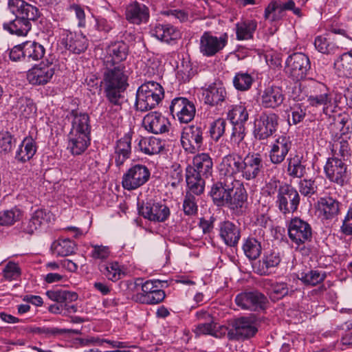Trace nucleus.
I'll return each mask as SVG.
<instances>
[{
	"instance_id": "f257e3e1",
	"label": "nucleus",
	"mask_w": 352,
	"mask_h": 352,
	"mask_svg": "<svg viewBox=\"0 0 352 352\" xmlns=\"http://www.w3.org/2000/svg\"><path fill=\"white\" fill-rule=\"evenodd\" d=\"M131 69L126 65L104 66L103 79L105 96L112 105L121 107L124 93L129 87Z\"/></svg>"
},
{
	"instance_id": "f03ea898",
	"label": "nucleus",
	"mask_w": 352,
	"mask_h": 352,
	"mask_svg": "<svg viewBox=\"0 0 352 352\" xmlns=\"http://www.w3.org/2000/svg\"><path fill=\"white\" fill-rule=\"evenodd\" d=\"M8 6L15 18L3 23V30L19 36H26L32 28L31 21L40 16V11L23 0H9Z\"/></svg>"
},
{
	"instance_id": "7ed1b4c3",
	"label": "nucleus",
	"mask_w": 352,
	"mask_h": 352,
	"mask_svg": "<svg viewBox=\"0 0 352 352\" xmlns=\"http://www.w3.org/2000/svg\"><path fill=\"white\" fill-rule=\"evenodd\" d=\"M212 162L206 153H201L194 157L192 166L189 165L186 170V180L190 191L194 195L203 193L205 181L203 177H208L211 175Z\"/></svg>"
},
{
	"instance_id": "20e7f679",
	"label": "nucleus",
	"mask_w": 352,
	"mask_h": 352,
	"mask_svg": "<svg viewBox=\"0 0 352 352\" xmlns=\"http://www.w3.org/2000/svg\"><path fill=\"white\" fill-rule=\"evenodd\" d=\"M164 96L162 85L154 81L142 84L136 94L135 106L138 110L146 111L154 109Z\"/></svg>"
},
{
	"instance_id": "39448f33",
	"label": "nucleus",
	"mask_w": 352,
	"mask_h": 352,
	"mask_svg": "<svg viewBox=\"0 0 352 352\" xmlns=\"http://www.w3.org/2000/svg\"><path fill=\"white\" fill-rule=\"evenodd\" d=\"M221 205L227 206L235 210L243 207L247 199V194L244 187L234 177H224L221 181Z\"/></svg>"
},
{
	"instance_id": "423d86ee",
	"label": "nucleus",
	"mask_w": 352,
	"mask_h": 352,
	"mask_svg": "<svg viewBox=\"0 0 352 352\" xmlns=\"http://www.w3.org/2000/svg\"><path fill=\"white\" fill-rule=\"evenodd\" d=\"M288 234L296 249H300L302 254H308L309 250L305 244L312 239V228L309 223L300 218L292 219L288 226Z\"/></svg>"
},
{
	"instance_id": "0eeeda50",
	"label": "nucleus",
	"mask_w": 352,
	"mask_h": 352,
	"mask_svg": "<svg viewBox=\"0 0 352 352\" xmlns=\"http://www.w3.org/2000/svg\"><path fill=\"white\" fill-rule=\"evenodd\" d=\"M300 0L272 1L265 8L264 17L271 22L277 21L285 16L286 11H291L297 17L302 18L304 14L301 7L304 6L305 2H302L300 6Z\"/></svg>"
},
{
	"instance_id": "6e6552de",
	"label": "nucleus",
	"mask_w": 352,
	"mask_h": 352,
	"mask_svg": "<svg viewBox=\"0 0 352 352\" xmlns=\"http://www.w3.org/2000/svg\"><path fill=\"white\" fill-rule=\"evenodd\" d=\"M307 102L311 107L322 106L323 113L331 117L336 111L337 106L332 100V95L328 87L323 83L315 82L311 87Z\"/></svg>"
},
{
	"instance_id": "1a4fd4ad",
	"label": "nucleus",
	"mask_w": 352,
	"mask_h": 352,
	"mask_svg": "<svg viewBox=\"0 0 352 352\" xmlns=\"http://www.w3.org/2000/svg\"><path fill=\"white\" fill-rule=\"evenodd\" d=\"M346 162L336 156L327 158L324 166V173L329 182L340 186H343L349 182L351 171Z\"/></svg>"
},
{
	"instance_id": "9d476101",
	"label": "nucleus",
	"mask_w": 352,
	"mask_h": 352,
	"mask_svg": "<svg viewBox=\"0 0 352 352\" xmlns=\"http://www.w3.org/2000/svg\"><path fill=\"white\" fill-rule=\"evenodd\" d=\"M162 281L160 280H149L141 283V292L134 294L132 299L138 303L146 305H156L164 299L166 294L160 287Z\"/></svg>"
},
{
	"instance_id": "9b49d317",
	"label": "nucleus",
	"mask_w": 352,
	"mask_h": 352,
	"mask_svg": "<svg viewBox=\"0 0 352 352\" xmlns=\"http://www.w3.org/2000/svg\"><path fill=\"white\" fill-rule=\"evenodd\" d=\"M310 69L309 58L303 53H294L286 60L285 71L294 80L299 81L305 78Z\"/></svg>"
},
{
	"instance_id": "f8f14e48",
	"label": "nucleus",
	"mask_w": 352,
	"mask_h": 352,
	"mask_svg": "<svg viewBox=\"0 0 352 352\" xmlns=\"http://www.w3.org/2000/svg\"><path fill=\"white\" fill-rule=\"evenodd\" d=\"M300 199L298 191L292 186L285 184L278 188L276 203L283 214H289L297 210Z\"/></svg>"
},
{
	"instance_id": "ddd939ff",
	"label": "nucleus",
	"mask_w": 352,
	"mask_h": 352,
	"mask_svg": "<svg viewBox=\"0 0 352 352\" xmlns=\"http://www.w3.org/2000/svg\"><path fill=\"white\" fill-rule=\"evenodd\" d=\"M231 330L228 332L230 340H245L254 337L258 332L256 320L251 317H241L234 320Z\"/></svg>"
},
{
	"instance_id": "4468645a",
	"label": "nucleus",
	"mask_w": 352,
	"mask_h": 352,
	"mask_svg": "<svg viewBox=\"0 0 352 352\" xmlns=\"http://www.w3.org/2000/svg\"><path fill=\"white\" fill-rule=\"evenodd\" d=\"M279 116L275 113H263L255 122L254 135L259 140H267L276 131Z\"/></svg>"
},
{
	"instance_id": "2eb2a0df",
	"label": "nucleus",
	"mask_w": 352,
	"mask_h": 352,
	"mask_svg": "<svg viewBox=\"0 0 352 352\" xmlns=\"http://www.w3.org/2000/svg\"><path fill=\"white\" fill-rule=\"evenodd\" d=\"M150 177L148 168L142 164L131 167L122 177V186L128 190H135L144 185Z\"/></svg>"
},
{
	"instance_id": "dca6fc26",
	"label": "nucleus",
	"mask_w": 352,
	"mask_h": 352,
	"mask_svg": "<svg viewBox=\"0 0 352 352\" xmlns=\"http://www.w3.org/2000/svg\"><path fill=\"white\" fill-rule=\"evenodd\" d=\"M267 302L266 296L258 291L241 292L235 298V302L239 307L251 311L263 310Z\"/></svg>"
},
{
	"instance_id": "f3484780",
	"label": "nucleus",
	"mask_w": 352,
	"mask_h": 352,
	"mask_svg": "<svg viewBox=\"0 0 352 352\" xmlns=\"http://www.w3.org/2000/svg\"><path fill=\"white\" fill-rule=\"evenodd\" d=\"M169 109L173 118L177 117L180 123H188L192 121L196 112L194 103L183 97L174 98Z\"/></svg>"
},
{
	"instance_id": "a211bd4d",
	"label": "nucleus",
	"mask_w": 352,
	"mask_h": 352,
	"mask_svg": "<svg viewBox=\"0 0 352 352\" xmlns=\"http://www.w3.org/2000/svg\"><path fill=\"white\" fill-rule=\"evenodd\" d=\"M129 54V47L123 41H116L109 45L105 50V55L103 58L104 66H117L118 65H126L123 63Z\"/></svg>"
},
{
	"instance_id": "6ab92c4d",
	"label": "nucleus",
	"mask_w": 352,
	"mask_h": 352,
	"mask_svg": "<svg viewBox=\"0 0 352 352\" xmlns=\"http://www.w3.org/2000/svg\"><path fill=\"white\" fill-rule=\"evenodd\" d=\"M202 129L199 126H185L181 136V143L184 149L188 153H195L202 144Z\"/></svg>"
},
{
	"instance_id": "aec40b11",
	"label": "nucleus",
	"mask_w": 352,
	"mask_h": 352,
	"mask_svg": "<svg viewBox=\"0 0 352 352\" xmlns=\"http://www.w3.org/2000/svg\"><path fill=\"white\" fill-rule=\"evenodd\" d=\"M55 73L54 66L43 63L35 65L27 73V80L32 85H44L48 83Z\"/></svg>"
},
{
	"instance_id": "412c9836",
	"label": "nucleus",
	"mask_w": 352,
	"mask_h": 352,
	"mask_svg": "<svg viewBox=\"0 0 352 352\" xmlns=\"http://www.w3.org/2000/svg\"><path fill=\"white\" fill-rule=\"evenodd\" d=\"M138 210L144 218L155 222H164L170 215L168 207L161 202H147L139 207Z\"/></svg>"
},
{
	"instance_id": "4be33fe9",
	"label": "nucleus",
	"mask_w": 352,
	"mask_h": 352,
	"mask_svg": "<svg viewBox=\"0 0 352 352\" xmlns=\"http://www.w3.org/2000/svg\"><path fill=\"white\" fill-rule=\"evenodd\" d=\"M66 118L70 121L72 124L69 133L90 135L91 124L87 113L78 109H72L68 112Z\"/></svg>"
},
{
	"instance_id": "5701e85b",
	"label": "nucleus",
	"mask_w": 352,
	"mask_h": 352,
	"mask_svg": "<svg viewBox=\"0 0 352 352\" xmlns=\"http://www.w3.org/2000/svg\"><path fill=\"white\" fill-rule=\"evenodd\" d=\"M50 213L45 210L38 209L35 210L30 219L22 221L19 227V232L23 235L32 236L41 226L50 220Z\"/></svg>"
},
{
	"instance_id": "b1692460",
	"label": "nucleus",
	"mask_w": 352,
	"mask_h": 352,
	"mask_svg": "<svg viewBox=\"0 0 352 352\" xmlns=\"http://www.w3.org/2000/svg\"><path fill=\"white\" fill-rule=\"evenodd\" d=\"M292 141L287 135L278 136L271 146L270 158L273 164H278L283 162L292 148Z\"/></svg>"
},
{
	"instance_id": "393cba45",
	"label": "nucleus",
	"mask_w": 352,
	"mask_h": 352,
	"mask_svg": "<svg viewBox=\"0 0 352 352\" xmlns=\"http://www.w3.org/2000/svg\"><path fill=\"white\" fill-rule=\"evenodd\" d=\"M142 122L146 131L155 134L168 131L170 126L168 119L157 112H152L146 115Z\"/></svg>"
},
{
	"instance_id": "a878e982",
	"label": "nucleus",
	"mask_w": 352,
	"mask_h": 352,
	"mask_svg": "<svg viewBox=\"0 0 352 352\" xmlns=\"http://www.w3.org/2000/svg\"><path fill=\"white\" fill-rule=\"evenodd\" d=\"M125 16L130 23L140 25L147 23L150 17L149 9L144 4L134 1L126 6Z\"/></svg>"
},
{
	"instance_id": "bb28decb",
	"label": "nucleus",
	"mask_w": 352,
	"mask_h": 352,
	"mask_svg": "<svg viewBox=\"0 0 352 352\" xmlns=\"http://www.w3.org/2000/svg\"><path fill=\"white\" fill-rule=\"evenodd\" d=\"M284 100L283 89L278 86L266 87L261 96V105L265 109H276L282 104Z\"/></svg>"
},
{
	"instance_id": "cd10ccee",
	"label": "nucleus",
	"mask_w": 352,
	"mask_h": 352,
	"mask_svg": "<svg viewBox=\"0 0 352 352\" xmlns=\"http://www.w3.org/2000/svg\"><path fill=\"white\" fill-rule=\"evenodd\" d=\"M263 168V160L259 154H253L246 156L242 160L243 177L247 179H254L260 174Z\"/></svg>"
},
{
	"instance_id": "c85d7f7f",
	"label": "nucleus",
	"mask_w": 352,
	"mask_h": 352,
	"mask_svg": "<svg viewBox=\"0 0 352 352\" xmlns=\"http://www.w3.org/2000/svg\"><path fill=\"white\" fill-rule=\"evenodd\" d=\"M150 33L152 36L168 43L180 38L179 30L169 23H156L151 28Z\"/></svg>"
},
{
	"instance_id": "c756f323",
	"label": "nucleus",
	"mask_w": 352,
	"mask_h": 352,
	"mask_svg": "<svg viewBox=\"0 0 352 352\" xmlns=\"http://www.w3.org/2000/svg\"><path fill=\"white\" fill-rule=\"evenodd\" d=\"M132 133L128 132L117 141L115 147V163L117 166H120L130 157L131 153Z\"/></svg>"
},
{
	"instance_id": "7c9ffc66",
	"label": "nucleus",
	"mask_w": 352,
	"mask_h": 352,
	"mask_svg": "<svg viewBox=\"0 0 352 352\" xmlns=\"http://www.w3.org/2000/svg\"><path fill=\"white\" fill-rule=\"evenodd\" d=\"M67 140V149L73 155H79L82 154L89 146L91 138L89 135L69 133Z\"/></svg>"
},
{
	"instance_id": "2f4dec72",
	"label": "nucleus",
	"mask_w": 352,
	"mask_h": 352,
	"mask_svg": "<svg viewBox=\"0 0 352 352\" xmlns=\"http://www.w3.org/2000/svg\"><path fill=\"white\" fill-rule=\"evenodd\" d=\"M332 121L330 122L329 129L332 133L338 135H345L351 132L352 129V122L350 116L346 113H338L337 115H331Z\"/></svg>"
},
{
	"instance_id": "473e14b6",
	"label": "nucleus",
	"mask_w": 352,
	"mask_h": 352,
	"mask_svg": "<svg viewBox=\"0 0 352 352\" xmlns=\"http://www.w3.org/2000/svg\"><path fill=\"white\" fill-rule=\"evenodd\" d=\"M242 168V158L237 154L232 153L226 155L221 161V173L225 177H234Z\"/></svg>"
},
{
	"instance_id": "72a5a7b5",
	"label": "nucleus",
	"mask_w": 352,
	"mask_h": 352,
	"mask_svg": "<svg viewBox=\"0 0 352 352\" xmlns=\"http://www.w3.org/2000/svg\"><path fill=\"white\" fill-rule=\"evenodd\" d=\"M220 47V41L217 36L206 32L200 38L199 51L206 56H212L218 52Z\"/></svg>"
},
{
	"instance_id": "f704fd0d",
	"label": "nucleus",
	"mask_w": 352,
	"mask_h": 352,
	"mask_svg": "<svg viewBox=\"0 0 352 352\" xmlns=\"http://www.w3.org/2000/svg\"><path fill=\"white\" fill-rule=\"evenodd\" d=\"M227 119L234 126V129H236V126H238L241 131L243 129V124L248 120V113L244 106H231L228 108Z\"/></svg>"
},
{
	"instance_id": "c9c22d12",
	"label": "nucleus",
	"mask_w": 352,
	"mask_h": 352,
	"mask_svg": "<svg viewBox=\"0 0 352 352\" xmlns=\"http://www.w3.org/2000/svg\"><path fill=\"white\" fill-rule=\"evenodd\" d=\"M36 149L35 140L32 137H26L17 149L15 158L21 162L29 161L35 155Z\"/></svg>"
},
{
	"instance_id": "e433bc0d",
	"label": "nucleus",
	"mask_w": 352,
	"mask_h": 352,
	"mask_svg": "<svg viewBox=\"0 0 352 352\" xmlns=\"http://www.w3.org/2000/svg\"><path fill=\"white\" fill-rule=\"evenodd\" d=\"M318 209L326 219H331L340 212V202L331 197H321L318 202Z\"/></svg>"
},
{
	"instance_id": "4c0bfd02",
	"label": "nucleus",
	"mask_w": 352,
	"mask_h": 352,
	"mask_svg": "<svg viewBox=\"0 0 352 352\" xmlns=\"http://www.w3.org/2000/svg\"><path fill=\"white\" fill-rule=\"evenodd\" d=\"M257 29V21L254 19H245L236 24V34L238 40H248L253 38Z\"/></svg>"
},
{
	"instance_id": "58836bf2",
	"label": "nucleus",
	"mask_w": 352,
	"mask_h": 352,
	"mask_svg": "<svg viewBox=\"0 0 352 352\" xmlns=\"http://www.w3.org/2000/svg\"><path fill=\"white\" fill-rule=\"evenodd\" d=\"M140 150L149 155L158 154L164 147V142L159 138H141L138 142Z\"/></svg>"
},
{
	"instance_id": "ea45409f",
	"label": "nucleus",
	"mask_w": 352,
	"mask_h": 352,
	"mask_svg": "<svg viewBox=\"0 0 352 352\" xmlns=\"http://www.w3.org/2000/svg\"><path fill=\"white\" fill-rule=\"evenodd\" d=\"M75 243L69 239H59L51 245L52 254L56 256H67L74 252Z\"/></svg>"
},
{
	"instance_id": "a19ab883",
	"label": "nucleus",
	"mask_w": 352,
	"mask_h": 352,
	"mask_svg": "<svg viewBox=\"0 0 352 352\" xmlns=\"http://www.w3.org/2000/svg\"><path fill=\"white\" fill-rule=\"evenodd\" d=\"M221 239L228 246H235L240 239L239 230L232 223L225 221L221 226Z\"/></svg>"
},
{
	"instance_id": "79ce46f5",
	"label": "nucleus",
	"mask_w": 352,
	"mask_h": 352,
	"mask_svg": "<svg viewBox=\"0 0 352 352\" xmlns=\"http://www.w3.org/2000/svg\"><path fill=\"white\" fill-rule=\"evenodd\" d=\"M265 285L267 287L270 299L273 301H277L283 298L289 292L287 284L284 282H275L269 280L266 281Z\"/></svg>"
},
{
	"instance_id": "37998d69",
	"label": "nucleus",
	"mask_w": 352,
	"mask_h": 352,
	"mask_svg": "<svg viewBox=\"0 0 352 352\" xmlns=\"http://www.w3.org/2000/svg\"><path fill=\"white\" fill-rule=\"evenodd\" d=\"M23 52L25 60H38L44 56L45 49L41 44L30 41L23 43Z\"/></svg>"
},
{
	"instance_id": "c03bdc74",
	"label": "nucleus",
	"mask_w": 352,
	"mask_h": 352,
	"mask_svg": "<svg viewBox=\"0 0 352 352\" xmlns=\"http://www.w3.org/2000/svg\"><path fill=\"white\" fill-rule=\"evenodd\" d=\"M88 46L87 39L82 34H72L67 36L66 47L74 54H80Z\"/></svg>"
},
{
	"instance_id": "a18cd8bd",
	"label": "nucleus",
	"mask_w": 352,
	"mask_h": 352,
	"mask_svg": "<svg viewBox=\"0 0 352 352\" xmlns=\"http://www.w3.org/2000/svg\"><path fill=\"white\" fill-rule=\"evenodd\" d=\"M331 153L332 157L339 158L341 160L347 161L349 157L351 156V151L349 146V144L346 140L339 138L338 139L333 141L331 144Z\"/></svg>"
},
{
	"instance_id": "49530a36",
	"label": "nucleus",
	"mask_w": 352,
	"mask_h": 352,
	"mask_svg": "<svg viewBox=\"0 0 352 352\" xmlns=\"http://www.w3.org/2000/svg\"><path fill=\"white\" fill-rule=\"evenodd\" d=\"M14 109L16 113L24 118L32 117L36 111V108L32 100L26 97L20 98L16 102Z\"/></svg>"
},
{
	"instance_id": "de8ad7c7",
	"label": "nucleus",
	"mask_w": 352,
	"mask_h": 352,
	"mask_svg": "<svg viewBox=\"0 0 352 352\" xmlns=\"http://www.w3.org/2000/svg\"><path fill=\"white\" fill-rule=\"evenodd\" d=\"M220 80H215L214 82L208 85L204 92V102L211 107L217 106L220 102Z\"/></svg>"
},
{
	"instance_id": "09e8293b",
	"label": "nucleus",
	"mask_w": 352,
	"mask_h": 352,
	"mask_svg": "<svg viewBox=\"0 0 352 352\" xmlns=\"http://www.w3.org/2000/svg\"><path fill=\"white\" fill-rule=\"evenodd\" d=\"M336 69L342 72L345 76H352V49L341 54L334 62Z\"/></svg>"
},
{
	"instance_id": "8fccbe9b",
	"label": "nucleus",
	"mask_w": 352,
	"mask_h": 352,
	"mask_svg": "<svg viewBox=\"0 0 352 352\" xmlns=\"http://www.w3.org/2000/svg\"><path fill=\"white\" fill-rule=\"evenodd\" d=\"M243 250L249 259L255 260L261 255L262 246L256 239L249 237L243 245Z\"/></svg>"
},
{
	"instance_id": "3c124183",
	"label": "nucleus",
	"mask_w": 352,
	"mask_h": 352,
	"mask_svg": "<svg viewBox=\"0 0 352 352\" xmlns=\"http://www.w3.org/2000/svg\"><path fill=\"white\" fill-rule=\"evenodd\" d=\"M220 329V326L218 325V322L215 318H212L210 320H206L204 322L199 323L195 329V333L197 336L200 335H211L212 336L218 338V332Z\"/></svg>"
},
{
	"instance_id": "603ef678",
	"label": "nucleus",
	"mask_w": 352,
	"mask_h": 352,
	"mask_svg": "<svg viewBox=\"0 0 352 352\" xmlns=\"http://www.w3.org/2000/svg\"><path fill=\"white\" fill-rule=\"evenodd\" d=\"M287 174L292 177L301 178L305 173V166L302 164L301 157L297 155L287 160Z\"/></svg>"
},
{
	"instance_id": "864d4df0",
	"label": "nucleus",
	"mask_w": 352,
	"mask_h": 352,
	"mask_svg": "<svg viewBox=\"0 0 352 352\" xmlns=\"http://www.w3.org/2000/svg\"><path fill=\"white\" fill-rule=\"evenodd\" d=\"M47 296L58 303L75 301L78 298L76 293L62 289H53L46 292Z\"/></svg>"
},
{
	"instance_id": "5fc2aeb1",
	"label": "nucleus",
	"mask_w": 352,
	"mask_h": 352,
	"mask_svg": "<svg viewBox=\"0 0 352 352\" xmlns=\"http://www.w3.org/2000/svg\"><path fill=\"white\" fill-rule=\"evenodd\" d=\"M100 271L110 280L117 281L121 278L122 270L118 262H110L99 265Z\"/></svg>"
},
{
	"instance_id": "6e6d98bb",
	"label": "nucleus",
	"mask_w": 352,
	"mask_h": 352,
	"mask_svg": "<svg viewBox=\"0 0 352 352\" xmlns=\"http://www.w3.org/2000/svg\"><path fill=\"white\" fill-rule=\"evenodd\" d=\"M299 279L306 285L316 286L323 282L327 275L325 272L311 270L307 273H301Z\"/></svg>"
},
{
	"instance_id": "4d7b16f0",
	"label": "nucleus",
	"mask_w": 352,
	"mask_h": 352,
	"mask_svg": "<svg viewBox=\"0 0 352 352\" xmlns=\"http://www.w3.org/2000/svg\"><path fill=\"white\" fill-rule=\"evenodd\" d=\"M21 217V210L16 207L0 211V226H12L19 221Z\"/></svg>"
},
{
	"instance_id": "13d9d810",
	"label": "nucleus",
	"mask_w": 352,
	"mask_h": 352,
	"mask_svg": "<svg viewBox=\"0 0 352 352\" xmlns=\"http://www.w3.org/2000/svg\"><path fill=\"white\" fill-rule=\"evenodd\" d=\"M254 82V79L252 76L244 72H239L237 73L234 79H233V85L234 87L241 91H245L249 90Z\"/></svg>"
},
{
	"instance_id": "bf43d9fd",
	"label": "nucleus",
	"mask_w": 352,
	"mask_h": 352,
	"mask_svg": "<svg viewBox=\"0 0 352 352\" xmlns=\"http://www.w3.org/2000/svg\"><path fill=\"white\" fill-rule=\"evenodd\" d=\"M280 261V253L276 249L265 252L262 258L263 265L267 269L277 267Z\"/></svg>"
},
{
	"instance_id": "052dcab7",
	"label": "nucleus",
	"mask_w": 352,
	"mask_h": 352,
	"mask_svg": "<svg viewBox=\"0 0 352 352\" xmlns=\"http://www.w3.org/2000/svg\"><path fill=\"white\" fill-rule=\"evenodd\" d=\"M16 140L8 131L0 132V154L10 153L15 145Z\"/></svg>"
},
{
	"instance_id": "680f3d73",
	"label": "nucleus",
	"mask_w": 352,
	"mask_h": 352,
	"mask_svg": "<svg viewBox=\"0 0 352 352\" xmlns=\"http://www.w3.org/2000/svg\"><path fill=\"white\" fill-rule=\"evenodd\" d=\"M192 193V192L191 191L190 192H186L183 203L184 214L189 216L196 214L198 211L197 199Z\"/></svg>"
},
{
	"instance_id": "e2e57ef3",
	"label": "nucleus",
	"mask_w": 352,
	"mask_h": 352,
	"mask_svg": "<svg viewBox=\"0 0 352 352\" xmlns=\"http://www.w3.org/2000/svg\"><path fill=\"white\" fill-rule=\"evenodd\" d=\"M21 274V270L18 263L9 261L3 270L5 279L11 281L18 279Z\"/></svg>"
},
{
	"instance_id": "0e129e2a",
	"label": "nucleus",
	"mask_w": 352,
	"mask_h": 352,
	"mask_svg": "<svg viewBox=\"0 0 352 352\" xmlns=\"http://www.w3.org/2000/svg\"><path fill=\"white\" fill-rule=\"evenodd\" d=\"M317 190L318 187L314 179H304L299 183V190L305 196L311 197L317 192Z\"/></svg>"
},
{
	"instance_id": "69168bd1",
	"label": "nucleus",
	"mask_w": 352,
	"mask_h": 352,
	"mask_svg": "<svg viewBox=\"0 0 352 352\" xmlns=\"http://www.w3.org/2000/svg\"><path fill=\"white\" fill-rule=\"evenodd\" d=\"M91 248L90 256L94 259L102 261L108 258L110 256L111 251L108 246L91 245Z\"/></svg>"
},
{
	"instance_id": "338daca9",
	"label": "nucleus",
	"mask_w": 352,
	"mask_h": 352,
	"mask_svg": "<svg viewBox=\"0 0 352 352\" xmlns=\"http://www.w3.org/2000/svg\"><path fill=\"white\" fill-rule=\"evenodd\" d=\"M340 232L345 236H352V206H350L340 226Z\"/></svg>"
},
{
	"instance_id": "774afa93",
	"label": "nucleus",
	"mask_w": 352,
	"mask_h": 352,
	"mask_svg": "<svg viewBox=\"0 0 352 352\" xmlns=\"http://www.w3.org/2000/svg\"><path fill=\"white\" fill-rule=\"evenodd\" d=\"M314 45L316 49L322 54H330L331 52L332 47L327 41V38L318 36L315 38Z\"/></svg>"
}]
</instances>
